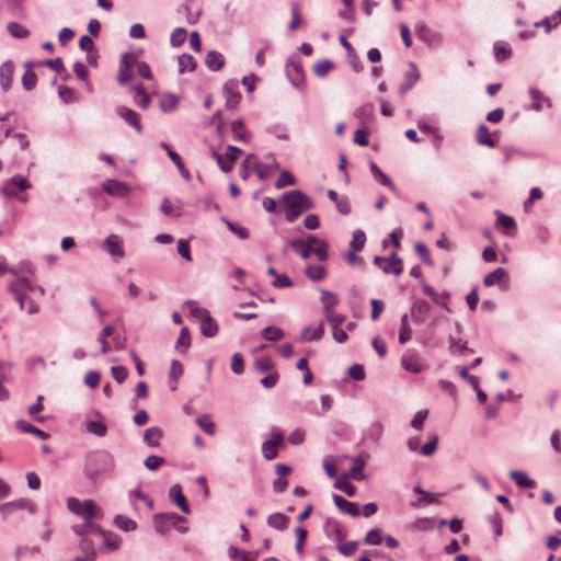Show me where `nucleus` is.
Listing matches in <instances>:
<instances>
[{
  "instance_id": "14",
  "label": "nucleus",
  "mask_w": 561,
  "mask_h": 561,
  "mask_svg": "<svg viewBox=\"0 0 561 561\" xmlns=\"http://www.w3.org/2000/svg\"><path fill=\"white\" fill-rule=\"evenodd\" d=\"M323 334H324V324L322 321H320L313 328L311 325L304 328L300 332L299 341L316 342V341L321 340Z\"/></svg>"
},
{
  "instance_id": "64",
  "label": "nucleus",
  "mask_w": 561,
  "mask_h": 561,
  "mask_svg": "<svg viewBox=\"0 0 561 561\" xmlns=\"http://www.w3.org/2000/svg\"><path fill=\"white\" fill-rule=\"evenodd\" d=\"M164 461L165 459L163 457L150 455L145 459L144 465L148 470L153 471L157 470L161 465H163Z\"/></svg>"
},
{
  "instance_id": "42",
  "label": "nucleus",
  "mask_w": 561,
  "mask_h": 561,
  "mask_svg": "<svg viewBox=\"0 0 561 561\" xmlns=\"http://www.w3.org/2000/svg\"><path fill=\"white\" fill-rule=\"evenodd\" d=\"M85 430L89 433L94 434L99 437H103L107 433L106 424L101 421H88L85 423Z\"/></svg>"
},
{
  "instance_id": "46",
  "label": "nucleus",
  "mask_w": 561,
  "mask_h": 561,
  "mask_svg": "<svg viewBox=\"0 0 561 561\" xmlns=\"http://www.w3.org/2000/svg\"><path fill=\"white\" fill-rule=\"evenodd\" d=\"M305 274L307 277H309L311 280L318 282L324 278L325 276V268L322 265H308L305 268Z\"/></svg>"
},
{
  "instance_id": "58",
  "label": "nucleus",
  "mask_w": 561,
  "mask_h": 561,
  "mask_svg": "<svg viewBox=\"0 0 561 561\" xmlns=\"http://www.w3.org/2000/svg\"><path fill=\"white\" fill-rule=\"evenodd\" d=\"M387 259L389 260V263L392 266V274L396 275V276L402 274V272H403V262L398 256L397 250H393L391 252V254Z\"/></svg>"
},
{
  "instance_id": "19",
  "label": "nucleus",
  "mask_w": 561,
  "mask_h": 561,
  "mask_svg": "<svg viewBox=\"0 0 561 561\" xmlns=\"http://www.w3.org/2000/svg\"><path fill=\"white\" fill-rule=\"evenodd\" d=\"M13 72L14 65L11 60H7L0 66V85L4 92L11 87Z\"/></svg>"
},
{
  "instance_id": "28",
  "label": "nucleus",
  "mask_w": 561,
  "mask_h": 561,
  "mask_svg": "<svg viewBox=\"0 0 561 561\" xmlns=\"http://www.w3.org/2000/svg\"><path fill=\"white\" fill-rule=\"evenodd\" d=\"M179 96L172 93H164L159 101V105L162 112L171 113L176 110L179 105Z\"/></svg>"
},
{
  "instance_id": "31",
  "label": "nucleus",
  "mask_w": 561,
  "mask_h": 561,
  "mask_svg": "<svg viewBox=\"0 0 561 561\" xmlns=\"http://www.w3.org/2000/svg\"><path fill=\"white\" fill-rule=\"evenodd\" d=\"M321 302H322V313H327L328 311H332V308L337 305L339 299L335 294L330 290L321 289Z\"/></svg>"
},
{
  "instance_id": "27",
  "label": "nucleus",
  "mask_w": 561,
  "mask_h": 561,
  "mask_svg": "<svg viewBox=\"0 0 561 561\" xmlns=\"http://www.w3.org/2000/svg\"><path fill=\"white\" fill-rule=\"evenodd\" d=\"M162 430L158 426L148 427L144 432V442L149 447H157L160 445V439L162 438Z\"/></svg>"
},
{
  "instance_id": "57",
  "label": "nucleus",
  "mask_w": 561,
  "mask_h": 561,
  "mask_svg": "<svg viewBox=\"0 0 561 561\" xmlns=\"http://www.w3.org/2000/svg\"><path fill=\"white\" fill-rule=\"evenodd\" d=\"M497 225L506 230L515 228V220L512 216L505 215L499 210L495 211Z\"/></svg>"
},
{
  "instance_id": "13",
  "label": "nucleus",
  "mask_w": 561,
  "mask_h": 561,
  "mask_svg": "<svg viewBox=\"0 0 561 561\" xmlns=\"http://www.w3.org/2000/svg\"><path fill=\"white\" fill-rule=\"evenodd\" d=\"M102 187L107 194L116 197L127 196L130 192L129 186L126 183L112 179L106 180Z\"/></svg>"
},
{
  "instance_id": "52",
  "label": "nucleus",
  "mask_w": 561,
  "mask_h": 561,
  "mask_svg": "<svg viewBox=\"0 0 561 561\" xmlns=\"http://www.w3.org/2000/svg\"><path fill=\"white\" fill-rule=\"evenodd\" d=\"M197 425L207 434H215V423L210 420L209 415L204 414L196 420Z\"/></svg>"
},
{
  "instance_id": "24",
  "label": "nucleus",
  "mask_w": 561,
  "mask_h": 561,
  "mask_svg": "<svg viewBox=\"0 0 561 561\" xmlns=\"http://www.w3.org/2000/svg\"><path fill=\"white\" fill-rule=\"evenodd\" d=\"M205 65L210 71H219L225 65L224 55L217 50H209L205 56Z\"/></svg>"
},
{
  "instance_id": "49",
  "label": "nucleus",
  "mask_w": 561,
  "mask_h": 561,
  "mask_svg": "<svg viewBox=\"0 0 561 561\" xmlns=\"http://www.w3.org/2000/svg\"><path fill=\"white\" fill-rule=\"evenodd\" d=\"M190 346V332L186 327L182 328L176 340L175 348L181 353H185Z\"/></svg>"
},
{
  "instance_id": "18",
  "label": "nucleus",
  "mask_w": 561,
  "mask_h": 561,
  "mask_svg": "<svg viewBox=\"0 0 561 561\" xmlns=\"http://www.w3.org/2000/svg\"><path fill=\"white\" fill-rule=\"evenodd\" d=\"M28 289H31V284L26 278L13 282L10 285V290L14 294L15 300L19 301L21 309L25 307V295L23 291Z\"/></svg>"
},
{
  "instance_id": "36",
  "label": "nucleus",
  "mask_w": 561,
  "mask_h": 561,
  "mask_svg": "<svg viewBox=\"0 0 561 561\" xmlns=\"http://www.w3.org/2000/svg\"><path fill=\"white\" fill-rule=\"evenodd\" d=\"M179 72H192L196 68V62L190 54H182L178 57Z\"/></svg>"
},
{
  "instance_id": "61",
  "label": "nucleus",
  "mask_w": 561,
  "mask_h": 561,
  "mask_svg": "<svg viewBox=\"0 0 561 561\" xmlns=\"http://www.w3.org/2000/svg\"><path fill=\"white\" fill-rule=\"evenodd\" d=\"M323 316L331 325L332 330L339 329L345 320V317L342 313H336L333 311H328L327 313H323Z\"/></svg>"
},
{
  "instance_id": "34",
  "label": "nucleus",
  "mask_w": 561,
  "mask_h": 561,
  "mask_svg": "<svg viewBox=\"0 0 561 561\" xmlns=\"http://www.w3.org/2000/svg\"><path fill=\"white\" fill-rule=\"evenodd\" d=\"M16 427L21 432L33 434V435L39 437L41 439H46L48 437L47 433H45L41 428L32 425L31 423H28V422H26L24 420L16 421Z\"/></svg>"
},
{
  "instance_id": "51",
  "label": "nucleus",
  "mask_w": 561,
  "mask_h": 561,
  "mask_svg": "<svg viewBox=\"0 0 561 561\" xmlns=\"http://www.w3.org/2000/svg\"><path fill=\"white\" fill-rule=\"evenodd\" d=\"M186 35L187 32L184 27L174 28L170 35V44L173 47L181 46L185 42Z\"/></svg>"
},
{
  "instance_id": "8",
  "label": "nucleus",
  "mask_w": 561,
  "mask_h": 561,
  "mask_svg": "<svg viewBox=\"0 0 561 561\" xmlns=\"http://www.w3.org/2000/svg\"><path fill=\"white\" fill-rule=\"evenodd\" d=\"M194 317H203L201 322V333L206 337H214L218 333L217 321L209 316L207 309L195 307L192 310Z\"/></svg>"
},
{
  "instance_id": "56",
  "label": "nucleus",
  "mask_w": 561,
  "mask_h": 561,
  "mask_svg": "<svg viewBox=\"0 0 561 561\" xmlns=\"http://www.w3.org/2000/svg\"><path fill=\"white\" fill-rule=\"evenodd\" d=\"M382 529L381 528H373L370 529L366 536H365V542L367 545H373V546H377V545H380L381 541H382Z\"/></svg>"
},
{
  "instance_id": "33",
  "label": "nucleus",
  "mask_w": 561,
  "mask_h": 561,
  "mask_svg": "<svg viewBox=\"0 0 561 561\" xmlns=\"http://www.w3.org/2000/svg\"><path fill=\"white\" fill-rule=\"evenodd\" d=\"M529 95L533 101V108L536 111H540L542 108V103H547L548 106H551L550 100L537 88L529 89Z\"/></svg>"
},
{
  "instance_id": "2",
  "label": "nucleus",
  "mask_w": 561,
  "mask_h": 561,
  "mask_svg": "<svg viewBox=\"0 0 561 561\" xmlns=\"http://www.w3.org/2000/svg\"><path fill=\"white\" fill-rule=\"evenodd\" d=\"M135 72L144 79H152V72L149 65L139 60V54H123L119 60L117 82L121 85H125L133 78Z\"/></svg>"
},
{
  "instance_id": "20",
  "label": "nucleus",
  "mask_w": 561,
  "mask_h": 561,
  "mask_svg": "<svg viewBox=\"0 0 561 561\" xmlns=\"http://www.w3.org/2000/svg\"><path fill=\"white\" fill-rule=\"evenodd\" d=\"M431 306L422 299L415 300L411 307V317L415 322H423L428 316Z\"/></svg>"
},
{
  "instance_id": "39",
  "label": "nucleus",
  "mask_w": 561,
  "mask_h": 561,
  "mask_svg": "<svg viewBox=\"0 0 561 561\" xmlns=\"http://www.w3.org/2000/svg\"><path fill=\"white\" fill-rule=\"evenodd\" d=\"M262 337L266 341L276 342L284 337V331L278 327H266L261 332Z\"/></svg>"
},
{
  "instance_id": "62",
  "label": "nucleus",
  "mask_w": 561,
  "mask_h": 561,
  "mask_svg": "<svg viewBox=\"0 0 561 561\" xmlns=\"http://www.w3.org/2000/svg\"><path fill=\"white\" fill-rule=\"evenodd\" d=\"M437 445H438V437H437V435H433L431 437L430 442L420 448V454L425 457H430L436 451Z\"/></svg>"
},
{
  "instance_id": "45",
  "label": "nucleus",
  "mask_w": 561,
  "mask_h": 561,
  "mask_svg": "<svg viewBox=\"0 0 561 561\" xmlns=\"http://www.w3.org/2000/svg\"><path fill=\"white\" fill-rule=\"evenodd\" d=\"M366 243V234L363 230L357 229L352 234V240L350 242V248L352 250H362Z\"/></svg>"
},
{
  "instance_id": "41",
  "label": "nucleus",
  "mask_w": 561,
  "mask_h": 561,
  "mask_svg": "<svg viewBox=\"0 0 561 561\" xmlns=\"http://www.w3.org/2000/svg\"><path fill=\"white\" fill-rule=\"evenodd\" d=\"M114 524L117 528L124 531H133L137 528V523L124 515H116L114 518Z\"/></svg>"
},
{
  "instance_id": "11",
  "label": "nucleus",
  "mask_w": 561,
  "mask_h": 561,
  "mask_svg": "<svg viewBox=\"0 0 561 561\" xmlns=\"http://www.w3.org/2000/svg\"><path fill=\"white\" fill-rule=\"evenodd\" d=\"M401 366L403 369L419 374L423 369V365L421 363V356L415 350H407L401 358Z\"/></svg>"
},
{
  "instance_id": "10",
  "label": "nucleus",
  "mask_w": 561,
  "mask_h": 561,
  "mask_svg": "<svg viewBox=\"0 0 561 561\" xmlns=\"http://www.w3.org/2000/svg\"><path fill=\"white\" fill-rule=\"evenodd\" d=\"M284 445V435L277 431L272 433L271 438L263 442L262 453L266 460L275 459L278 455L277 448Z\"/></svg>"
},
{
  "instance_id": "48",
  "label": "nucleus",
  "mask_w": 561,
  "mask_h": 561,
  "mask_svg": "<svg viewBox=\"0 0 561 561\" xmlns=\"http://www.w3.org/2000/svg\"><path fill=\"white\" fill-rule=\"evenodd\" d=\"M276 169H278V163L276 162V160H273V164L272 165L263 164V162H255L254 163V171H255L257 178L261 179V180L266 179V176L270 173V171L276 170Z\"/></svg>"
},
{
  "instance_id": "16",
  "label": "nucleus",
  "mask_w": 561,
  "mask_h": 561,
  "mask_svg": "<svg viewBox=\"0 0 561 561\" xmlns=\"http://www.w3.org/2000/svg\"><path fill=\"white\" fill-rule=\"evenodd\" d=\"M420 79V71L414 62L410 64V70L404 75V81L399 88L401 94L407 93L411 90Z\"/></svg>"
},
{
  "instance_id": "63",
  "label": "nucleus",
  "mask_w": 561,
  "mask_h": 561,
  "mask_svg": "<svg viewBox=\"0 0 561 561\" xmlns=\"http://www.w3.org/2000/svg\"><path fill=\"white\" fill-rule=\"evenodd\" d=\"M415 251L421 256V260H422V262L424 264H426L428 266H432L434 264L432 259H431L430 250H428V248L424 243L416 242L415 243Z\"/></svg>"
},
{
  "instance_id": "32",
  "label": "nucleus",
  "mask_w": 561,
  "mask_h": 561,
  "mask_svg": "<svg viewBox=\"0 0 561 561\" xmlns=\"http://www.w3.org/2000/svg\"><path fill=\"white\" fill-rule=\"evenodd\" d=\"M510 477L512 480H514V482L520 486V488H535L536 485V482L534 480H531L527 473L523 472V471H511L510 472Z\"/></svg>"
},
{
  "instance_id": "29",
  "label": "nucleus",
  "mask_w": 561,
  "mask_h": 561,
  "mask_svg": "<svg viewBox=\"0 0 561 561\" xmlns=\"http://www.w3.org/2000/svg\"><path fill=\"white\" fill-rule=\"evenodd\" d=\"M288 522V517L282 513H273L267 517V525L277 530L286 529Z\"/></svg>"
},
{
  "instance_id": "54",
  "label": "nucleus",
  "mask_w": 561,
  "mask_h": 561,
  "mask_svg": "<svg viewBox=\"0 0 561 561\" xmlns=\"http://www.w3.org/2000/svg\"><path fill=\"white\" fill-rule=\"evenodd\" d=\"M114 332V329L112 325H105L103 330L100 333L99 342L101 344V353L103 355L107 354L110 351L108 343L106 342V337L111 336Z\"/></svg>"
},
{
  "instance_id": "55",
  "label": "nucleus",
  "mask_w": 561,
  "mask_h": 561,
  "mask_svg": "<svg viewBox=\"0 0 561 561\" xmlns=\"http://www.w3.org/2000/svg\"><path fill=\"white\" fill-rule=\"evenodd\" d=\"M254 367L260 373H268L274 369L275 365L270 356H264L255 360Z\"/></svg>"
},
{
  "instance_id": "4",
  "label": "nucleus",
  "mask_w": 561,
  "mask_h": 561,
  "mask_svg": "<svg viewBox=\"0 0 561 561\" xmlns=\"http://www.w3.org/2000/svg\"><path fill=\"white\" fill-rule=\"evenodd\" d=\"M288 209H298L301 213L313 208V201L299 190L289 191L282 196Z\"/></svg>"
},
{
  "instance_id": "47",
  "label": "nucleus",
  "mask_w": 561,
  "mask_h": 561,
  "mask_svg": "<svg viewBox=\"0 0 561 561\" xmlns=\"http://www.w3.org/2000/svg\"><path fill=\"white\" fill-rule=\"evenodd\" d=\"M231 131L236 140H247L250 137L247 134L244 123L242 119H237L231 123Z\"/></svg>"
},
{
  "instance_id": "37",
  "label": "nucleus",
  "mask_w": 561,
  "mask_h": 561,
  "mask_svg": "<svg viewBox=\"0 0 561 561\" xmlns=\"http://www.w3.org/2000/svg\"><path fill=\"white\" fill-rule=\"evenodd\" d=\"M7 31L14 38H26L30 35V31L18 22H9Z\"/></svg>"
},
{
  "instance_id": "9",
  "label": "nucleus",
  "mask_w": 561,
  "mask_h": 561,
  "mask_svg": "<svg viewBox=\"0 0 561 561\" xmlns=\"http://www.w3.org/2000/svg\"><path fill=\"white\" fill-rule=\"evenodd\" d=\"M222 94L226 100V106L229 110L238 107L241 100V93L239 91V83L237 80H228L225 82L222 87Z\"/></svg>"
},
{
  "instance_id": "5",
  "label": "nucleus",
  "mask_w": 561,
  "mask_h": 561,
  "mask_svg": "<svg viewBox=\"0 0 561 561\" xmlns=\"http://www.w3.org/2000/svg\"><path fill=\"white\" fill-rule=\"evenodd\" d=\"M285 71L293 87L298 90L305 88V72L298 56H291L287 59Z\"/></svg>"
},
{
  "instance_id": "22",
  "label": "nucleus",
  "mask_w": 561,
  "mask_h": 561,
  "mask_svg": "<svg viewBox=\"0 0 561 561\" xmlns=\"http://www.w3.org/2000/svg\"><path fill=\"white\" fill-rule=\"evenodd\" d=\"M130 91L134 93V102L142 110H147L150 106L151 98L146 92L142 84H135L130 87Z\"/></svg>"
},
{
  "instance_id": "30",
  "label": "nucleus",
  "mask_w": 561,
  "mask_h": 561,
  "mask_svg": "<svg viewBox=\"0 0 561 561\" xmlns=\"http://www.w3.org/2000/svg\"><path fill=\"white\" fill-rule=\"evenodd\" d=\"M506 271L503 267H496L493 272L486 274L483 278V284L488 287L501 284L506 277Z\"/></svg>"
},
{
  "instance_id": "40",
  "label": "nucleus",
  "mask_w": 561,
  "mask_h": 561,
  "mask_svg": "<svg viewBox=\"0 0 561 561\" xmlns=\"http://www.w3.org/2000/svg\"><path fill=\"white\" fill-rule=\"evenodd\" d=\"M494 57L499 62L508 59L511 57L510 45L503 42H496L494 44Z\"/></svg>"
},
{
  "instance_id": "17",
  "label": "nucleus",
  "mask_w": 561,
  "mask_h": 561,
  "mask_svg": "<svg viewBox=\"0 0 561 561\" xmlns=\"http://www.w3.org/2000/svg\"><path fill=\"white\" fill-rule=\"evenodd\" d=\"M369 459V454L362 453L357 457L353 458V466L350 469V474L353 479L360 481L365 478L363 469Z\"/></svg>"
},
{
  "instance_id": "50",
  "label": "nucleus",
  "mask_w": 561,
  "mask_h": 561,
  "mask_svg": "<svg viewBox=\"0 0 561 561\" xmlns=\"http://www.w3.org/2000/svg\"><path fill=\"white\" fill-rule=\"evenodd\" d=\"M333 67H334V65L331 60L323 59V60L318 61L313 66V71H314L316 76H318L319 78H323L329 73L330 70L333 69Z\"/></svg>"
},
{
  "instance_id": "1",
  "label": "nucleus",
  "mask_w": 561,
  "mask_h": 561,
  "mask_svg": "<svg viewBox=\"0 0 561 561\" xmlns=\"http://www.w3.org/2000/svg\"><path fill=\"white\" fill-rule=\"evenodd\" d=\"M114 469V457L107 450H94L85 456L83 474L94 485L102 482Z\"/></svg>"
},
{
  "instance_id": "3",
  "label": "nucleus",
  "mask_w": 561,
  "mask_h": 561,
  "mask_svg": "<svg viewBox=\"0 0 561 561\" xmlns=\"http://www.w3.org/2000/svg\"><path fill=\"white\" fill-rule=\"evenodd\" d=\"M289 247L302 259L307 260L311 254L317 259L324 262L329 257V245L323 240L316 236H308L306 239L297 238L289 242Z\"/></svg>"
},
{
  "instance_id": "53",
  "label": "nucleus",
  "mask_w": 561,
  "mask_h": 561,
  "mask_svg": "<svg viewBox=\"0 0 561 561\" xmlns=\"http://www.w3.org/2000/svg\"><path fill=\"white\" fill-rule=\"evenodd\" d=\"M100 514V508L95 505L92 500L84 501V507L80 516L83 519H89L90 517H98Z\"/></svg>"
},
{
  "instance_id": "43",
  "label": "nucleus",
  "mask_w": 561,
  "mask_h": 561,
  "mask_svg": "<svg viewBox=\"0 0 561 561\" xmlns=\"http://www.w3.org/2000/svg\"><path fill=\"white\" fill-rule=\"evenodd\" d=\"M371 173L379 179L382 185L388 186L390 190L396 191V186L391 179L386 175L373 161L369 162Z\"/></svg>"
},
{
  "instance_id": "60",
  "label": "nucleus",
  "mask_w": 561,
  "mask_h": 561,
  "mask_svg": "<svg viewBox=\"0 0 561 561\" xmlns=\"http://www.w3.org/2000/svg\"><path fill=\"white\" fill-rule=\"evenodd\" d=\"M228 229L236 233L240 239L245 240L249 238V230L244 227L239 226L237 222L230 221L228 219H224Z\"/></svg>"
},
{
  "instance_id": "6",
  "label": "nucleus",
  "mask_w": 561,
  "mask_h": 561,
  "mask_svg": "<svg viewBox=\"0 0 561 561\" xmlns=\"http://www.w3.org/2000/svg\"><path fill=\"white\" fill-rule=\"evenodd\" d=\"M213 156L216 159L218 167L222 172H230L233 169V164L242 150L234 146H229L226 153H219L215 149H211Z\"/></svg>"
},
{
  "instance_id": "23",
  "label": "nucleus",
  "mask_w": 561,
  "mask_h": 561,
  "mask_svg": "<svg viewBox=\"0 0 561 561\" xmlns=\"http://www.w3.org/2000/svg\"><path fill=\"white\" fill-rule=\"evenodd\" d=\"M161 148L167 151V153L170 157V159L176 165V168H178L180 174L182 175V178L185 179L186 181H190L191 180V173L184 167L181 157L170 146H168L165 142L161 144Z\"/></svg>"
},
{
  "instance_id": "21",
  "label": "nucleus",
  "mask_w": 561,
  "mask_h": 561,
  "mask_svg": "<svg viewBox=\"0 0 561 561\" xmlns=\"http://www.w3.org/2000/svg\"><path fill=\"white\" fill-rule=\"evenodd\" d=\"M103 249L114 257H124L125 253L119 239L115 234H110L103 242Z\"/></svg>"
},
{
  "instance_id": "38",
  "label": "nucleus",
  "mask_w": 561,
  "mask_h": 561,
  "mask_svg": "<svg viewBox=\"0 0 561 561\" xmlns=\"http://www.w3.org/2000/svg\"><path fill=\"white\" fill-rule=\"evenodd\" d=\"M118 113L124 121L129 124L130 126L135 127L137 130L140 129V124L138 121V115L135 111L128 108V107H121L118 110Z\"/></svg>"
},
{
  "instance_id": "15",
  "label": "nucleus",
  "mask_w": 561,
  "mask_h": 561,
  "mask_svg": "<svg viewBox=\"0 0 561 561\" xmlns=\"http://www.w3.org/2000/svg\"><path fill=\"white\" fill-rule=\"evenodd\" d=\"M414 31L417 38L427 45H433L437 41V34L431 30L424 21H417L414 24Z\"/></svg>"
},
{
  "instance_id": "26",
  "label": "nucleus",
  "mask_w": 561,
  "mask_h": 561,
  "mask_svg": "<svg viewBox=\"0 0 561 561\" xmlns=\"http://www.w3.org/2000/svg\"><path fill=\"white\" fill-rule=\"evenodd\" d=\"M336 538H337V550L340 551L341 554L345 556V557H350V556H353L356 550L358 549V542L357 541H346V542H343L342 539H343V535L341 533V530L339 528H336Z\"/></svg>"
},
{
  "instance_id": "12",
  "label": "nucleus",
  "mask_w": 561,
  "mask_h": 561,
  "mask_svg": "<svg viewBox=\"0 0 561 561\" xmlns=\"http://www.w3.org/2000/svg\"><path fill=\"white\" fill-rule=\"evenodd\" d=\"M332 499H333L335 506L343 514H347L352 517H357L360 515L359 505L357 503L350 502L339 494H333Z\"/></svg>"
},
{
  "instance_id": "35",
  "label": "nucleus",
  "mask_w": 561,
  "mask_h": 561,
  "mask_svg": "<svg viewBox=\"0 0 561 561\" xmlns=\"http://www.w3.org/2000/svg\"><path fill=\"white\" fill-rule=\"evenodd\" d=\"M561 22V7L556 11L554 14L550 16H546L540 22L535 24L536 27L545 26L546 32L549 33L553 27H556Z\"/></svg>"
},
{
  "instance_id": "25",
  "label": "nucleus",
  "mask_w": 561,
  "mask_h": 561,
  "mask_svg": "<svg viewBox=\"0 0 561 561\" xmlns=\"http://www.w3.org/2000/svg\"><path fill=\"white\" fill-rule=\"evenodd\" d=\"M169 495L173 499L176 505L184 514H190V507L186 503V499L182 492V488L180 484H174L170 488Z\"/></svg>"
},
{
  "instance_id": "59",
  "label": "nucleus",
  "mask_w": 561,
  "mask_h": 561,
  "mask_svg": "<svg viewBox=\"0 0 561 561\" xmlns=\"http://www.w3.org/2000/svg\"><path fill=\"white\" fill-rule=\"evenodd\" d=\"M294 184H295L294 175L290 172L283 170L279 174V178L275 182V187L280 190L285 186L294 185Z\"/></svg>"
},
{
  "instance_id": "7",
  "label": "nucleus",
  "mask_w": 561,
  "mask_h": 561,
  "mask_svg": "<svg viewBox=\"0 0 561 561\" xmlns=\"http://www.w3.org/2000/svg\"><path fill=\"white\" fill-rule=\"evenodd\" d=\"M185 518L176 513H160L153 516L154 528L159 534H167L176 527L178 523L184 522Z\"/></svg>"
},
{
  "instance_id": "44",
  "label": "nucleus",
  "mask_w": 561,
  "mask_h": 561,
  "mask_svg": "<svg viewBox=\"0 0 561 561\" xmlns=\"http://www.w3.org/2000/svg\"><path fill=\"white\" fill-rule=\"evenodd\" d=\"M489 523L493 529L494 539L496 540L503 534V520L499 512H494L489 516Z\"/></svg>"
}]
</instances>
